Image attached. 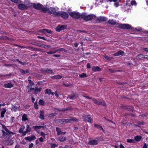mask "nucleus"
Wrapping results in <instances>:
<instances>
[{"label": "nucleus", "instance_id": "1", "mask_svg": "<svg viewBox=\"0 0 148 148\" xmlns=\"http://www.w3.org/2000/svg\"><path fill=\"white\" fill-rule=\"evenodd\" d=\"M1 125L3 128V129L1 130V132L3 136L5 137L7 136V135L11 136L15 134L14 133L10 131L5 125L2 124H1Z\"/></svg>", "mask_w": 148, "mask_h": 148}, {"label": "nucleus", "instance_id": "2", "mask_svg": "<svg viewBox=\"0 0 148 148\" xmlns=\"http://www.w3.org/2000/svg\"><path fill=\"white\" fill-rule=\"evenodd\" d=\"M82 18L84 19L86 21H89L91 20L93 18H95L96 16L93 14H90L87 15L85 13H82L81 14Z\"/></svg>", "mask_w": 148, "mask_h": 148}, {"label": "nucleus", "instance_id": "3", "mask_svg": "<svg viewBox=\"0 0 148 148\" xmlns=\"http://www.w3.org/2000/svg\"><path fill=\"white\" fill-rule=\"evenodd\" d=\"M69 15L71 16L76 18H79L81 16V15L79 12H70Z\"/></svg>", "mask_w": 148, "mask_h": 148}, {"label": "nucleus", "instance_id": "4", "mask_svg": "<svg viewBox=\"0 0 148 148\" xmlns=\"http://www.w3.org/2000/svg\"><path fill=\"white\" fill-rule=\"evenodd\" d=\"M56 14L58 15H60L62 17L65 19L67 18L69 16V15L68 13L65 12L62 13H60V12H57L56 13Z\"/></svg>", "mask_w": 148, "mask_h": 148}, {"label": "nucleus", "instance_id": "5", "mask_svg": "<svg viewBox=\"0 0 148 148\" xmlns=\"http://www.w3.org/2000/svg\"><path fill=\"white\" fill-rule=\"evenodd\" d=\"M92 99L93 102L95 104L101 105L103 106L106 105L105 102L104 101L101 100L97 101L95 99L92 98Z\"/></svg>", "mask_w": 148, "mask_h": 148}, {"label": "nucleus", "instance_id": "6", "mask_svg": "<svg viewBox=\"0 0 148 148\" xmlns=\"http://www.w3.org/2000/svg\"><path fill=\"white\" fill-rule=\"evenodd\" d=\"M120 28L123 29H128L131 28V26L128 24H120L119 25Z\"/></svg>", "mask_w": 148, "mask_h": 148}, {"label": "nucleus", "instance_id": "7", "mask_svg": "<svg viewBox=\"0 0 148 148\" xmlns=\"http://www.w3.org/2000/svg\"><path fill=\"white\" fill-rule=\"evenodd\" d=\"M66 27V25H59L56 28V30L57 31L59 32L62 30L65 29Z\"/></svg>", "mask_w": 148, "mask_h": 148}, {"label": "nucleus", "instance_id": "8", "mask_svg": "<svg viewBox=\"0 0 148 148\" xmlns=\"http://www.w3.org/2000/svg\"><path fill=\"white\" fill-rule=\"evenodd\" d=\"M83 119L84 121L88 122H91L92 119L89 115H86L83 116Z\"/></svg>", "mask_w": 148, "mask_h": 148}, {"label": "nucleus", "instance_id": "9", "mask_svg": "<svg viewBox=\"0 0 148 148\" xmlns=\"http://www.w3.org/2000/svg\"><path fill=\"white\" fill-rule=\"evenodd\" d=\"M36 138L35 136L32 135L29 136L28 137H26L25 138V139L29 142L33 140L36 139Z\"/></svg>", "mask_w": 148, "mask_h": 148}, {"label": "nucleus", "instance_id": "10", "mask_svg": "<svg viewBox=\"0 0 148 148\" xmlns=\"http://www.w3.org/2000/svg\"><path fill=\"white\" fill-rule=\"evenodd\" d=\"M56 139L61 142H62L65 141L66 140V137L65 136H61L58 138H56Z\"/></svg>", "mask_w": 148, "mask_h": 148}, {"label": "nucleus", "instance_id": "11", "mask_svg": "<svg viewBox=\"0 0 148 148\" xmlns=\"http://www.w3.org/2000/svg\"><path fill=\"white\" fill-rule=\"evenodd\" d=\"M42 6L43 5L40 3L34 4L33 5L34 8L38 10L41 9Z\"/></svg>", "mask_w": 148, "mask_h": 148}, {"label": "nucleus", "instance_id": "12", "mask_svg": "<svg viewBox=\"0 0 148 148\" xmlns=\"http://www.w3.org/2000/svg\"><path fill=\"white\" fill-rule=\"evenodd\" d=\"M18 8L21 10H25L27 8V6L23 4H19L18 5Z\"/></svg>", "mask_w": 148, "mask_h": 148}, {"label": "nucleus", "instance_id": "13", "mask_svg": "<svg viewBox=\"0 0 148 148\" xmlns=\"http://www.w3.org/2000/svg\"><path fill=\"white\" fill-rule=\"evenodd\" d=\"M3 86L6 88H11L13 86V84L11 82L5 84Z\"/></svg>", "mask_w": 148, "mask_h": 148}, {"label": "nucleus", "instance_id": "14", "mask_svg": "<svg viewBox=\"0 0 148 148\" xmlns=\"http://www.w3.org/2000/svg\"><path fill=\"white\" fill-rule=\"evenodd\" d=\"M98 143L97 141L95 140H91L88 142V144L91 145H97Z\"/></svg>", "mask_w": 148, "mask_h": 148}, {"label": "nucleus", "instance_id": "15", "mask_svg": "<svg viewBox=\"0 0 148 148\" xmlns=\"http://www.w3.org/2000/svg\"><path fill=\"white\" fill-rule=\"evenodd\" d=\"M56 12V10L54 8H51L48 9V12L49 14H54Z\"/></svg>", "mask_w": 148, "mask_h": 148}, {"label": "nucleus", "instance_id": "16", "mask_svg": "<svg viewBox=\"0 0 148 148\" xmlns=\"http://www.w3.org/2000/svg\"><path fill=\"white\" fill-rule=\"evenodd\" d=\"M42 72H44V73H46L49 74L50 73H53L52 70L48 69H42Z\"/></svg>", "mask_w": 148, "mask_h": 148}, {"label": "nucleus", "instance_id": "17", "mask_svg": "<svg viewBox=\"0 0 148 148\" xmlns=\"http://www.w3.org/2000/svg\"><path fill=\"white\" fill-rule=\"evenodd\" d=\"M97 20L99 22H102L106 21L107 18L106 17L104 16H100L98 17Z\"/></svg>", "mask_w": 148, "mask_h": 148}, {"label": "nucleus", "instance_id": "18", "mask_svg": "<svg viewBox=\"0 0 148 148\" xmlns=\"http://www.w3.org/2000/svg\"><path fill=\"white\" fill-rule=\"evenodd\" d=\"M124 52L121 50L118 51L117 52L115 53L114 54V55L115 56H117L120 55H123Z\"/></svg>", "mask_w": 148, "mask_h": 148}, {"label": "nucleus", "instance_id": "19", "mask_svg": "<svg viewBox=\"0 0 148 148\" xmlns=\"http://www.w3.org/2000/svg\"><path fill=\"white\" fill-rule=\"evenodd\" d=\"M25 128V126H23L20 128V130L19 131V132L20 133H21L23 135H25L26 134L25 131H24Z\"/></svg>", "mask_w": 148, "mask_h": 148}, {"label": "nucleus", "instance_id": "20", "mask_svg": "<svg viewBox=\"0 0 148 148\" xmlns=\"http://www.w3.org/2000/svg\"><path fill=\"white\" fill-rule=\"evenodd\" d=\"M40 32L43 33H51V31L49 29H43L40 30Z\"/></svg>", "mask_w": 148, "mask_h": 148}, {"label": "nucleus", "instance_id": "21", "mask_svg": "<svg viewBox=\"0 0 148 148\" xmlns=\"http://www.w3.org/2000/svg\"><path fill=\"white\" fill-rule=\"evenodd\" d=\"M92 69L94 72H96L97 71H100L101 70V68L98 66H93L92 67Z\"/></svg>", "mask_w": 148, "mask_h": 148}, {"label": "nucleus", "instance_id": "22", "mask_svg": "<svg viewBox=\"0 0 148 148\" xmlns=\"http://www.w3.org/2000/svg\"><path fill=\"white\" fill-rule=\"evenodd\" d=\"M27 88L28 89V92H32L34 90V88H32V86L28 85L27 86Z\"/></svg>", "mask_w": 148, "mask_h": 148}, {"label": "nucleus", "instance_id": "23", "mask_svg": "<svg viewBox=\"0 0 148 148\" xmlns=\"http://www.w3.org/2000/svg\"><path fill=\"white\" fill-rule=\"evenodd\" d=\"M51 77L53 79H60L62 77V76L60 75H56Z\"/></svg>", "mask_w": 148, "mask_h": 148}, {"label": "nucleus", "instance_id": "24", "mask_svg": "<svg viewBox=\"0 0 148 148\" xmlns=\"http://www.w3.org/2000/svg\"><path fill=\"white\" fill-rule=\"evenodd\" d=\"M45 93H46L48 94L49 95H53L54 94V93L53 92H51V90L50 89H47L45 90Z\"/></svg>", "mask_w": 148, "mask_h": 148}, {"label": "nucleus", "instance_id": "25", "mask_svg": "<svg viewBox=\"0 0 148 148\" xmlns=\"http://www.w3.org/2000/svg\"><path fill=\"white\" fill-rule=\"evenodd\" d=\"M39 117L41 119H44V111L43 110H40V116H39Z\"/></svg>", "mask_w": 148, "mask_h": 148}, {"label": "nucleus", "instance_id": "26", "mask_svg": "<svg viewBox=\"0 0 148 148\" xmlns=\"http://www.w3.org/2000/svg\"><path fill=\"white\" fill-rule=\"evenodd\" d=\"M56 131L57 132V134L58 136L61 135L62 131L60 129L59 127H56Z\"/></svg>", "mask_w": 148, "mask_h": 148}, {"label": "nucleus", "instance_id": "27", "mask_svg": "<svg viewBox=\"0 0 148 148\" xmlns=\"http://www.w3.org/2000/svg\"><path fill=\"white\" fill-rule=\"evenodd\" d=\"M6 111L5 108H3L1 112V117L3 118L4 116V114Z\"/></svg>", "mask_w": 148, "mask_h": 148}, {"label": "nucleus", "instance_id": "28", "mask_svg": "<svg viewBox=\"0 0 148 148\" xmlns=\"http://www.w3.org/2000/svg\"><path fill=\"white\" fill-rule=\"evenodd\" d=\"M28 118L27 115L26 114H24L22 116V121H25L28 120Z\"/></svg>", "mask_w": 148, "mask_h": 148}, {"label": "nucleus", "instance_id": "29", "mask_svg": "<svg viewBox=\"0 0 148 148\" xmlns=\"http://www.w3.org/2000/svg\"><path fill=\"white\" fill-rule=\"evenodd\" d=\"M94 125L95 127H97L99 129L101 130H103V132H105V131L103 130V128L101 126L96 124H94Z\"/></svg>", "mask_w": 148, "mask_h": 148}, {"label": "nucleus", "instance_id": "30", "mask_svg": "<svg viewBox=\"0 0 148 148\" xmlns=\"http://www.w3.org/2000/svg\"><path fill=\"white\" fill-rule=\"evenodd\" d=\"M41 89L42 88H34V92L35 93L38 94L40 92Z\"/></svg>", "mask_w": 148, "mask_h": 148}, {"label": "nucleus", "instance_id": "31", "mask_svg": "<svg viewBox=\"0 0 148 148\" xmlns=\"http://www.w3.org/2000/svg\"><path fill=\"white\" fill-rule=\"evenodd\" d=\"M108 23L111 25H115L116 23V21L113 19L109 20Z\"/></svg>", "mask_w": 148, "mask_h": 148}, {"label": "nucleus", "instance_id": "32", "mask_svg": "<svg viewBox=\"0 0 148 148\" xmlns=\"http://www.w3.org/2000/svg\"><path fill=\"white\" fill-rule=\"evenodd\" d=\"M20 71L21 73L23 74L27 73H29V71L28 70L24 71L22 69H21L20 70Z\"/></svg>", "mask_w": 148, "mask_h": 148}, {"label": "nucleus", "instance_id": "33", "mask_svg": "<svg viewBox=\"0 0 148 148\" xmlns=\"http://www.w3.org/2000/svg\"><path fill=\"white\" fill-rule=\"evenodd\" d=\"M78 97V95L77 94H75L73 95H71L69 97V98L71 99H73Z\"/></svg>", "mask_w": 148, "mask_h": 148}, {"label": "nucleus", "instance_id": "34", "mask_svg": "<svg viewBox=\"0 0 148 148\" xmlns=\"http://www.w3.org/2000/svg\"><path fill=\"white\" fill-rule=\"evenodd\" d=\"M142 138V137L140 136H135L134 137V139L136 140V141H139Z\"/></svg>", "mask_w": 148, "mask_h": 148}, {"label": "nucleus", "instance_id": "35", "mask_svg": "<svg viewBox=\"0 0 148 148\" xmlns=\"http://www.w3.org/2000/svg\"><path fill=\"white\" fill-rule=\"evenodd\" d=\"M31 130V128L30 127L29 125H27L26 126V131H25V133H27L29 132Z\"/></svg>", "mask_w": 148, "mask_h": 148}, {"label": "nucleus", "instance_id": "36", "mask_svg": "<svg viewBox=\"0 0 148 148\" xmlns=\"http://www.w3.org/2000/svg\"><path fill=\"white\" fill-rule=\"evenodd\" d=\"M48 8H47L46 7H44L43 6L42 7L41 10L42 11L44 12H46L47 11H48Z\"/></svg>", "mask_w": 148, "mask_h": 148}, {"label": "nucleus", "instance_id": "37", "mask_svg": "<svg viewBox=\"0 0 148 148\" xmlns=\"http://www.w3.org/2000/svg\"><path fill=\"white\" fill-rule=\"evenodd\" d=\"M18 107L15 106H13L11 109V110L12 111L16 112L18 109Z\"/></svg>", "mask_w": 148, "mask_h": 148}, {"label": "nucleus", "instance_id": "38", "mask_svg": "<svg viewBox=\"0 0 148 148\" xmlns=\"http://www.w3.org/2000/svg\"><path fill=\"white\" fill-rule=\"evenodd\" d=\"M39 104L42 106H44L45 105V102L43 101V100L42 99H40L39 101Z\"/></svg>", "mask_w": 148, "mask_h": 148}, {"label": "nucleus", "instance_id": "39", "mask_svg": "<svg viewBox=\"0 0 148 148\" xmlns=\"http://www.w3.org/2000/svg\"><path fill=\"white\" fill-rule=\"evenodd\" d=\"M103 57L106 60H110L113 59L112 58L108 56L105 55L103 56Z\"/></svg>", "mask_w": 148, "mask_h": 148}, {"label": "nucleus", "instance_id": "40", "mask_svg": "<svg viewBox=\"0 0 148 148\" xmlns=\"http://www.w3.org/2000/svg\"><path fill=\"white\" fill-rule=\"evenodd\" d=\"M33 128H34L36 129V130H37V129H40L41 128H43V127L42 126H33Z\"/></svg>", "mask_w": 148, "mask_h": 148}, {"label": "nucleus", "instance_id": "41", "mask_svg": "<svg viewBox=\"0 0 148 148\" xmlns=\"http://www.w3.org/2000/svg\"><path fill=\"white\" fill-rule=\"evenodd\" d=\"M65 51V49L63 48H60L55 51L56 53L57 51Z\"/></svg>", "mask_w": 148, "mask_h": 148}, {"label": "nucleus", "instance_id": "42", "mask_svg": "<svg viewBox=\"0 0 148 148\" xmlns=\"http://www.w3.org/2000/svg\"><path fill=\"white\" fill-rule=\"evenodd\" d=\"M79 77H87L85 73H82L81 74L79 75Z\"/></svg>", "mask_w": 148, "mask_h": 148}, {"label": "nucleus", "instance_id": "43", "mask_svg": "<svg viewBox=\"0 0 148 148\" xmlns=\"http://www.w3.org/2000/svg\"><path fill=\"white\" fill-rule=\"evenodd\" d=\"M70 118L71 122L72 121H77L78 120V119H76L75 118L71 117Z\"/></svg>", "mask_w": 148, "mask_h": 148}, {"label": "nucleus", "instance_id": "44", "mask_svg": "<svg viewBox=\"0 0 148 148\" xmlns=\"http://www.w3.org/2000/svg\"><path fill=\"white\" fill-rule=\"evenodd\" d=\"M137 58L141 59L143 58V55L142 54H139L137 56Z\"/></svg>", "mask_w": 148, "mask_h": 148}, {"label": "nucleus", "instance_id": "45", "mask_svg": "<svg viewBox=\"0 0 148 148\" xmlns=\"http://www.w3.org/2000/svg\"><path fill=\"white\" fill-rule=\"evenodd\" d=\"M28 81L29 84V85L31 86H32L34 85V82L31 80L30 79H28Z\"/></svg>", "mask_w": 148, "mask_h": 148}, {"label": "nucleus", "instance_id": "46", "mask_svg": "<svg viewBox=\"0 0 148 148\" xmlns=\"http://www.w3.org/2000/svg\"><path fill=\"white\" fill-rule=\"evenodd\" d=\"M58 146V145H57L56 144L53 143L51 145V148H54L56 147H57Z\"/></svg>", "mask_w": 148, "mask_h": 148}, {"label": "nucleus", "instance_id": "47", "mask_svg": "<svg viewBox=\"0 0 148 148\" xmlns=\"http://www.w3.org/2000/svg\"><path fill=\"white\" fill-rule=\"evenodd\" d=\"M43 47L45 49H47L51 47V46L50 45H44Z\"/></svg>", "mask_w": 148, "mask_h": 148}, {"label": "nucleus", "instance_id": "48", "mask_svg": "<svg viewBox=\"0 0 148 148\" xmlns=\"http://www.w3.org/2000/svg\"><path fill=\"white\" fill-rule=\"evenodd\" d=\"M65 120L64 119H60L59 120V122L61 123H65V121H64Z\"/></svg>", "mask_w": 148, "mask_h": 148}, {"label": "nucleus", "instance_id": "49", "mask_svg": "<svg viewBox=\"0 0 148 148\" xmlns=\"http://www.w3.org/2000/svg\"><path fill=\"white\" fill-rule=\"evenodd\" d=\"M40 134L41 136L43 137L44 139L45 138V136H46V135L43 132H40Z\"/></svg>", "mask_w": 148, "mask_h": 148}, {"label": "nucleus", "instance_id": "50", "mask_svg": "<svg viewBox=\"0 0 148 148\" xmlns=\"http://www.w3.org/2000/svg\"><path fill=\"white\" fill-rule=\"evenodd\" d=\"M127 142L129 143H132L133 142L134 140L133 139H127Z\"/></svg>", "mask_w": 148, "mask_h": 148}, {"label": "nucleus", "instance_id": "51", "mask_svg": "<svg viewBox=\"0 0 148 148\" xmlns=\"http://www.w3.org/2000/svg\"><path fill=\"white\" fill-rule=\"evenodd\" d=\"M64 121H65V123H71V122L70 118H69V119H65V120H64Z\"/></svg>", "mask_w": 148, "mask_h": 148}, {"label": "nucleus", "instance_id": "52", "mask_svg": "<svg viewBox=\"0 0 148 148\" xmlns=\"http://www.w3.org/2000/svg\"><path fill=\"white\" fill-rule=\"evenodd\" d=\"M56 53V52H55V51H49V52H47V53L48 54H52L53 53Z\"/></svg>", "mask_w": 148, "mask_h": 148}, {"label": "nucleus", "instance_id": "53", "mask_svg": "<svg viewBox=\"0 0 148 148\" xmlns=\"http://www.w3.org/2000/svg\"><path fill=\"white\" fill-rule=\"evenodd\" d=\"M77 32L78 33H80V32H83V33H85L86 32V31H85L81 30H77Z\"/></svg>", "mask_w": 148, "mask_h": 148}, {"label": "nucleus", "instance_id": "54", "mask_svg": "<svg viewBox=\"0 0 148 148\" xmlns=\"http://www.w3.org/2000/svg\"><path fill=\"white\" fill-rule=\"evenodd\" d=\"M37 37L38 38L44 40H47L44 37H41V36H38Z\"/></svg>", "mask_w": 148, "mask_h": 148}, {"label": "nucleus", "instance_id": "55", "mask_svg": "<svg viewBox=\"0 0 148 148\" xmlns=\"http://www.w3.org/2000/svg\"><path fill=\"white\" fill-rule=\"evenodd\" d=\"M83 96L86 98L89 99H92V98L89 97L85 95H83Z\"/></svg>", "mask_w": 148, "mask_h": 148}, {"label": "nucleus", "instance_id": "56", "mask_svg": "<svg viewBox=\"0 0 148 148\" xmlns=\"http://www.w3.org/2000/svg\"><path fill=\"white\" fill-rule=\"evenodd\" d=\"M127 109L129 110H133V108L131 106H128Z\"/></svg>", "mask_w": 148, "mask_h": 148}, {"label": "nucleus", "instance_id": "57", "mask_svg": "<svg viewBox=\"0 0 148 148\" xmlns=\"http://www.w3.org/2000/svg\"><path fill=\"white\" fill-rule=\"evenodd\" d=\"M131 4L132 5H135L136 4V2L135 1H132L131 2Z\"/></svg>", "mask_w": 148, "mask_h": 148}, {"label": "nucleus", "instance_id": "58", "mask_svg": "<svg viewBox=\"0 0 148 148\" xmlns=\"http://www.w3.org/2000/svg\"><path fill=\"white\" fill-rule=\"evenodd\" d=\"M16 60H18V61L21 64H23V65H25L26 63L25 62H22L19 61L18 59H17Z\"/></svg>", "mask_w": 148, "mask_h": 148}, {"label": "nucleus", "instance_id": "59", "mask_svg": "<svg viewBox=\"0 0 148 148\" xmlns=\"http://www.w3.org/2000/svg\"><path fill=\"white\" fill-rule=\"evenodd\" d=\"M34 144L32 143H31L29 145L28 148H32Z\"/></svg>", "mask_w": 148, "mask_h": 148}, {"label": "nucleus", "instance_id": "60", "mask_svg": "<svg viewBox=\"0 0 148 148\" xmlns=\"http://www.w3.org/2000/svg\"><path fill=\"white\" fill-rule=\"evenodd\" d=\"M43 138L40 137L39 138V140L41 142H43Z\"/></svg>", "mask_w": 148, "mask_h": 148}, {"label": "nucleus", "instance_id": "61", "mask_svg": "<svg viewBox=\"0 0 148 148\" xmlns=\"http://www.w3.org/2000/svg\"><path fill=\"white\" fill-rule=\"evenodd\" d=\"M143 148H148V145H147L145 143Z\"/></svg>", "mask_w": 148, "mask_h": 148}, {"label": "nucleus", "instance_id": "62", "mask_svg": "<svg viewBox=\"0 0 148 148\" xmlns=\"http://www.w3.org/2000/svg\"><path fill=\"white\" fill-rule=\"evenodd\" d=\"M87 66V68L88 69H90V68L91 67H90V63H88L87 64V66Z\"/></svg>", "mask_w": 148, "mask_h": 148}, {"label": "nucleus", "instance_id": "63", "mask_svg": "<svg viewBox=\"0 0 148 148\" xmlns=\"http://www.w3.org/2000/svg\"><path fill=\"white\" fill-rule=\"evenodd\" d=\"M54 94L55 95V96L57 97H59L58 95L57 91H56L55 93H54Z\"/></svg>", "mask_w": 148, "mask_h": 148}, {"label": "nucleus", "instance_id": "64", "mask_svg": "<svg viewBox=\"0 0 148 148\" xmlns=\"http://www.w3.org/2000/svg\"><path fill=\"white\" fill-rule=\"evenodd\" d=\"M143 50L147 52H148V48H144L143 49Z\"/></svg>", "mask_w": 148, "mask_h": 148}]
</instances>
